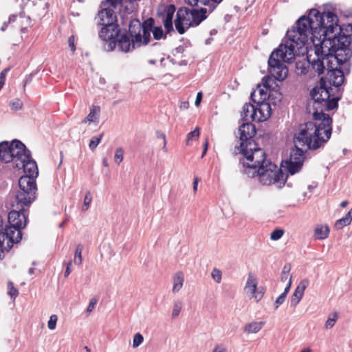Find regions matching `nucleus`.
Returning a JSON list of instances; mask_svg holds the SVG:
<instances>
[{"mask_svg": "<svg viewBox=\"0 0 352 352\" xmlns=\"http://www.w3.org/2000/svg\"><path fill=\"white\" fill-rule=\"evenodd\" d=\"M329 228L328 226L317 225L314 228V237L318 240H323L328 237Z\"/></svg>", "mask_w": 352, "mask_h": 352, "instance_id": "aec40b11", "label": "nucleus"}, {"mask_svg": "<svg viewBox=\"0 0 352 352\" xmlns=\"http://www.w3.org/2000/svg\"><path fill=\"white\" fill-rule=\"evenodd\" d=\"M258 280L253 273L250 272L244 287L245 294L250 298H254L256 302L261 300L264 292L261 288H258Z\"/></svg>", "mask_w": 352, "mask_h": 352, "instance_id": "9b49d317", "label": "nucleus"}, {"mask_svg": "<svg viewBox=\"0 0 352 352\" xmlns=\"http://www.w3.org/2000/svg\"><path fill=\"white\" fill-rule=\"evenodd\" d=\"M103 135V133H102L98 136H94L91 138L89 144V147L91 151H94L98 145L100 143Z\"/></svg>", "mask_w": 352, "mask_h": 352, "instance_id": "393cba45", "label": "nucleus"}, {"mask_svg": "<svg viewBox=\"0 0 352 352\" xmlns=\"http://www.w3.org/2000/svg\"><path fill=\"white\" fill-rule=\"evenodd\" d=\"M184 282V274L182 272H177L173 276V292H178L183 287Z\"/></svg>", "mask_w": 352, "mask_h": 352, "instance_id": "4be33fe9", "label": "nucleus"}, {"mask_svg": "<svg viewBox=\"0 0 352 352\" xmlns=\"http://www.w3.org/2000/svg\"><path fill=\"white\" fill-rule=\"evenodd\" d=\"M151 32H153V38L155 40H160L164 36V31L160 26L154 27Z\"/></svg>", "mask_w": 352, "mask_h": 352, "instance_id": "473e14b6", "label": "nucleus"}, {"mask_svg": "<svg viewBox=\"0 0 352 352\" xmlns=\"http://www.w3.org/2000/svg\"><path fill=\"white\" fill-rule=\"evenodd\" d=\"M347 204H348V201L345 200L340 203V206L342 208H344L347 206Z\"/></svg>", "mask_w": 352, "mask_h": 352, "instance_id": "052dcab7", "label": "nucleus"}, {"mask_svg": "<svg viewBox=\"0 0 352 352\" xmlns=\"http://www.w3.org/2000/svg\"><path fill=\"white\" fill-rule=\"evenodd\" d=\"M338 18L331 12L320 13L311 9L303 15L295 26L287 30L286 38L274 50L268 59V71L278 81L287 76L284 63H292L296 56L307 54V60L318 76L327 72L329 85L336 88L344 82V74L349 73L352 50V25L346 28L347 34L338 25Z\"/></svg>", "mask_w": 352, "mask_h": 352, "instance_id": "f257e3e1", "label": "nucleus"}, {"mask_svg": "<svg viewBox=\"0 0 352 352\" xmlns=\"http://www.w3.org/2000/svg\"><path fill=\"white\" fill-rule=\"evenodd\" d=\"M177 16L179 19H181L184 22V25L187 26V28L192 27V9H189L187 8H181L178 10L177 12Z\"/></svg>", "mask_w": 352, "mask_h": 352, "instance_id": "6ab92c4d", "label": "nucleus"}, {"mask_svg": "<svg viewBox=\"0 0 352 352\" xmlns=\"http://www.w3.org/2000/svg\"><path fill=\"white\" fill-rule=\"evenodd\" d=\"M8 294L12 298L14 299L18 296L19 292L17 289L13 286V284L11 282H10L8 284Z\"/></svg>", "mask_w": 352, "mask_h": 352, "instance_id": "ea45409f", "label": "nucleus"}, {"mask_svg": "<svg viewBox=\"0 0 352 352\" xmlns=\"http://www.w3.org/2000/svg\"><path fill=\"white\" fill-rule=\"evenodd\" d=\"M98 23L102 25L99 32V37L104 41V46L114 41L121 30L117 24V16L112 9L104 8L101 9L96 17Z\"/></svg>", "mask_w": 352, "mask_h": 352, "instance_id": "0eeeda50", "label": "nucleus"}, {"mask_svg": "<svg viewBox=\"0 0 352 352\" xmlns=\"http://www.w3.org/2000/svg\"><path fill=\"white\" fill-rule=\"evenodd\" d=\"M208 142L206 141V142H205V144H204V149H203V152H202L201 157H203L206 155V152H207V150H208Z\"/></svg>", "mask_w": 352, "mask_h": 352, "instance_id": "5fc2aeb1", "label": "nucleus"}, {"mask_svg": "<svg viewBox=\"0 0 352 352\" xmlns=\"http://www.w3.org/2000/svg\"><path fill=\"white\" fill-rule=\"evenodd\" d=\"M68 45L70 50L74 52L76 50V46L74 44V36L72 35L68 38Z\"/></svg>", "mask_w": 352, "mask_h": 352, "instance_id": "a18cd8bd", "label": "nucleus"}, {"mask_svg": "<svg viewBox=\"0 0 352 352\" xmlns=\"http://www.w3.org/2000/svg\"><path fill=\"white\" fill-rule=\"evenodd\" d=\"M184 51V47L182 45L176 47L174 50L175 53L174 55H176L177 54H182Z\"/></svg>", "mask_w": 352, "mask_h": 352, "instance_id": "3c124183", "label": "nucleus"}, {"mask_svg": "<svg viewBox=\"0 0 352 352\" xmlns=\"http://www.w3.org/2000/svg\"><path fill=\"white\" fill-rule=\"evenodd\" d=\"M71 265H72V261H69L67 263V267H66V270H65V277H67L69 275V274L71 273Z\"/></svg>", "mask_w": 352, "mask_h": 352, "instance_id": "8fccbe9b", "label": "nucleus"}, {"mask_svg": "<svg viewBox=\"0 0 352 352\" xmlns=\"http://www.w3.org/2000/svg\"><path fill=\"white\" fill-rule=\"evenodd\" d=\"M239 134L241 142L236 148L243 155V160H262L265 151L258 148L252 139L256 134L255 126L249 122L243 123L239 128Z\"/></svg>", "mask_w": 352, "mask_h": 352, "instance_id": "423d86ee", "label": "nucleus"}, {"mask_svg": "<svg viewBox=\"0 0 352 352\" xmlns=\"http://www.w3.org/2000/svg\"><path fill=\"white\" fill-rule=\"evenodd\" d=\"M286 296L285 294H281L277 298L276 300H275V302H274V308L275 309H277L280 305H281L284 301L286 299Z\"/></svg>", "mask_w": 352, "mask_h": 352, "instance_id": "79ce46f5", "label": "nucleus"}, {"mask_svg": "<svg viewBox=\"0 0 352 352\" xmlns=\"http://www.w3.org/2000/svg\"><path fill=\"white\" fill-rule=\"evenodd\" d=\"M199 133H200V132H199V128H197V127L195 128V129L194 131L190 132L188 134L186 144L187 145H189L190 140H192V139H197L199 138Z\"/></svg>", "mask_w": 352, "mask_h": 352, "instance_id": "c9c22d12", "label": "nucleus"}, {"mask_svg": "<svg viewBox=\"0 0 352 352\" xmlns=\"http://www.w3.org/2000/svg\"><path fill=\"white\" fill-rule=\"evenodd\" d=\"M144 341V337L140 333H137L134 335L133 339V347L137 348Z\"/></svg>", "mask_w": 352, "mask_h": 352, "instance_id": "f704fd0d", "label": "nucleus"}, {"mask_svg": "<svg viewBox=\"0 0 352 352\" xmlns=\"http://www.w3.org/2000/svg\"><path fill=\"white\" fill-rule=\"evenodd\" d=\"M270 94H273V100H267L270 104L276 106L282 100V96L280 92L277 91H271Z\"/></svg>", "mask_w": 352, "mask_h": 352, "instance_id": "bb28decb", "label": "nucleus"}, {"mask_svg": "<svg viewBox=\"0 0 352 352\" xmlns=\"http://www.w3.org/2000/svg\"><path fill=\"white\" fill-rule=\"evenodd\" d=\"M251 100L256 104V113L258 114L257 118H256V122H263L267 120L270 116L272 112L271 104L267 100H257L256 92L252 91L250 94Z\"/></svg>", "mask_w": 352, "mask_h": 352, "instance_id": "f8f14e48", "label": "nucleus"}, {"mask_svg": "<svg viewBox=\"0 0 352 352\" xmlns=\"http://www.w3.org/2000/svg\"><path fill=\"white\" fill-rule=\"evenodd\" d=\"M202 98H203L202 92H201V91L198 92L197 94L195 102V106L198 107L200 104Z\"/></svg>", "mask_w": 352, "mask_h": 352, "instance_id": "49530a36", "label": "nucleus"}, {"mask_svg": "<svg viewBox=\"0 0 352 352\" xmlns=\"http://www.w3.org/2000/svg\"><path fill=\"white\" fill-rule=\"evenodd\" d=\"M351 223L347 221V219L343 217L342 218L338 219L336 221L335 223V227L336 229H342L343 227L349 225Z\"/></svg>", "mask_w": 352, "mask_h": 352, "instance_id": "4c0bfd02", "label": "nucleus"}, {"mask_svg": "<svg viewBox=\"0 0 352 352\" xmlns=\"http://www.w3.org/2000/svg\"><path fill=\"white\" fill-rule=\"evenodd\" d=\"M241 163L245 168L244 173L250 177L258 176L263 185L274 184L280 188L287 181V175L276 164L266 160L265 155L262 160H243Z\"/></svg>", "mask_w": 352, "mask_h": 352, "instance_id": "39448f33", "label": "nucleus"}, {"mask_svg": "<svg viewBox=\"0 0 352 352\" xmlns=\"http://www.w3.org/2000/svg\"><path fill=\"white\" fill-rule=\"evenodd\" d=\"M91 201H92V196H91L90 191H88L86 192L85 196L82 210V211L87 210Z\"/></svg>", "mask_w": 352, "mask_h": 352, "instance_id": "c756f323", "label": "nucleus"}, {"mask_svg": "<svg viewBox=\"0 0 352 352\" xmlns=\"http://www.w3.org/2000/svg\"><path fill=\"white\" fill-rule=\"evenodd\" d=\"M96 303H97V300L96 298H94L90 300L89 305L87 308V313L88 314H89L93 311Z\"/></svg>", "mask_w": 352, "mask_h": 352, "instance_id": "37998d69", "label": "nucleus"}, {"mask_svg": "<svg viewBox=\"0 0 352 352\" xmlns=\"http://www.w3.org/2000/svg\"><path fill=\"white\" fill-rule=\"evenodd\" d=\"M15 165L18 168H23L25 174L19 179V189L16 192V199L23 205L32 204L36 199L37 188L35 178L38 175V170L36 162L32 159L30 151L26 147Z\"/></svg>", "mask_w": 352, "mask_h": 352, "instance_id": "20e7f679", "label": "nucleus"}, {"mask_svg": "<svg viewBox=\"0 0 352 352\" xmlns=\"http://www.w3.org/2000/svg\"><path fill=\"white\" fill-rule=\"evenodd\" d=\"M300 352H311V350L310 349H305L302 350Z\"/></svg>", "mask_w": 352, "mask_h": 352, "instance_id": "774afa93", "label": "nucleus"}, {"mask_svg": "<svg viewBox=\"0 0 352 352\" xmlns=\"http://www.w3.org/2000/svg\"><path fill=\"white\" fill-rule=\"evenodd\" d=\"M156 135L157 138H162L164 141L166 140V135L164 133L161 131H157Z\"/></svg>", "mask_w": 352, "mask_h": 352, "instance_id": "864d4df0", "label": "nucleus"}, {"mask_svg": "<svg viewBox=\"0 0 352 352\" xmlns=\"http://www.w3.org/2000/svg\"><path fill=\"white\" fill-rule=\"evenodd\" d=\"M82 246L80 244H78L76 247V250L75 252L74 261L76 265H81L82 263Z\"/></svg>", "mask_w": 352, "mask_h": 352, "instance_id": "a878e982", "label": "nucleus"}, {"mask_svg": "<svg viewBox=\"0 0 352 352\" xmlns=\"http://www.w3.org/2000/svg\"><path fill=\"white\" fill-rule=\"evenodd\" d=\"M142 45V35L140 33L131 34L120 30L114 41H111L104 47V50L111 52L118 46L119 51L127 53Z\"/></svg>", "mask_w": 352, "mask_h": 352, "instance_id": "6e6552de", "label": "nucleus"}, {"mask_svg": "<svg viewBox=\"0 0 352 352\" xmlns=\"http://www.w3.org/2000/svg\"><path fill=\"white\" fill-rule=\"evenodd\" d=\"M102 164L105 166V167H107L109 166V164L107 162V160L106 158H103L102 160Z\"/></svg>", "mask_w": 352, "mask_h": 352, "instance_id": "680f3d73", "label": "nucleus"}, {"mask_svg": "<svg viewBox=\"0 0 352 352\" xmlns=\"http://www.w3.org/2000/svg\"><path fill=\"white\" fill-rule=\"evenodd\" d=\"M100 115V107L92 106L87 116L84 120V122H98Z\"/></svg>", "mask_w": 352, "mask_h": 352, "instance_id": "5701e85b", "label": "nucleus"}, {"mask_svg": "<svg viewBox=\"0 0 352 352\" xmlns=\"http://www.w3.org/2000/svg\"><path fill=\"white\" fill-rule=\"evenodd\" d=\"M291 285H292V278L290 277L289 279V282L287 285V286L285 287V289H284V292L282 293V294H285V296H287V293L289 292V289H290V287H291Z\"/></svg>", "mask_w": 352, "mask_h": 352, "instance_id": "09e8293b", "label": "nucleus"}, {"mask_svg": "<svg viewBox=\"0 0 352 352\" xmlns=\"http://www.w3.org/2000/svg\"><path fill=\"white\" fill-rule=\"evenodd\" d=\"M10 106L12 109L18 111L22 109L23 104L20 99L15 98L14 100L10 102Z\"/></svg>", "mask_w": 352, "mask_h": 352, "instance_id": "72a5a7b5", "label": "nucleus"}, {"mask_svg": "<svg viewBox=\"0 0 352 352\" xmlns=\"http://www.w3.org/2000/svg\"><path fill=\"white\" fill-rule=\"evenodd\" d=\"M265 324V322L263 321H254L246 324L244 327L243 331L246 333H256L263 328Z\"/></svg>", "mask_w": 352, "mask_h": 352, "instance_id": "412c9836", "label": "nucleus"}, {"mask_svg": "<svg viewBox=\"0 0 352 352\" xmlns=\"http://www.w3.org/2000/svg\"><path fill=\"white\" fill-rule=\"evenodd\" d=\"M16 17V15H12V16H10L9 17L8 23H11V22L14 21Z\"/></svg>", "mask_w": 352, "mask_h": 352, "instance_id": "bf43d9fd", "label": "nucleus"}, {"mask_svg": "<svg viewBox=\"0 0 352 352\" xmlns=\"http://www.w3.org/2000/svg\"><path fill=\"white\" fill-rule=\"evenodd\" d=\"M8 71V69H3L1 73H0V76L2 77L3 78H5L6 79V75L7 74Z\"/></svg>", "mask_w": 352, "mask_h": 352, "instance_id": "13d9d810", "label": "nucleus"}, {"mask_svg": "<svg viewBox=\"0 0 352 352\" xmlns=\"http://www.w3.org/2000/svg\"><path fill=\"white\" fill-rule=\"evenodd\" d=\"M307 63H308L307 67L304 66V64H302V63H298L296 64V67L298 69H300L301 74H306L309 71L308 68L309 67L311 68V66L309 64L308 60H307ZM311 71L314 73V71L312 69H311Z\"/></svg>", "mask_w": 352, "mask_h": 352, "instance_id": "a19ab883", "label": "nucleus"}, {"mask_svg": "<svg viewBox=\"0 0 352 352\" xmlns=\"http://www.w3.org/2000/svg\"><path fill=\"white\" fill-rule=\"evenodd\" d=\"M182 308V302L179 300L174 302L173 309L172 311V317L175 318L179 316Z\"/></svg>", "mask_w": 352, "mask_h": 352, "instance_id": "2f4dec72", "label": "nucleus"}, {"mask_svg": "<svg viewBox=\"0 0 352 352\" xmlns=\"http://www.w3.org/2000/svg\"><path fill=\"white\" fill-rule=\"evenodd\" d=\"M57 320H58V317L56 315L54 314L50 317V320H48V322H47V327L49 328V329H50V330L55 329V328L56 327Z\"/></svg>", "mask_w": 352, "mask_h": 352, "instance_id": "58836bf2", "label": "nucleus"}, {"mask_svg": "<svg viewBox=\"0 0 352 352\" xmlns=\"http://www.w3.org/2000/svg\"><path fill=\"white\" fill-rule=\"evenodd\" d=\"M309 285V280L303 279L300 282L296 287L294 294H292L290 300L291 306L295 307L302 299L305 290Z\"/></svg>", "mask_w": 352, "mask_h": 352, "instance_id": "4468645a", "label": "nucleus"}, {"mask_svg": "<svg viewBox=\"0 0 352 352\" xmlns=\"http://www.w3.org/2000/svg\"><path fill=\"white\" fill-rule=\"evenodd\" d=\"M217 30H215V29H212V30H210V35H211V36H212V35H215V34H217Z\"/></svg>", "mask_w": 352, "mask_h": 352, "instance_id": "0e129e2a", "label": "nucleus"}, {"mask_svg": "<svg viewBox=\"0 0 352 352\" xmlns=\"http://www.w3.org/2000/svg\"><path fill=\"white\" fill-rule=\"evenodd\" d=\"M162 150L164 151V152H166L167 151V148H166V140H164V145H163V147H162Z\"/></svg>", "mask_w": 352, "mask_h": 352, "instance_id": "e2e57ef3", "label": "nucleus"}, {"mask_svg": "<svg viewBox=\"0 0 352 352\" xmlns=\"http://www.w3.org/2000/svg\"><path fill=\"white\" fill-rule=\"evenodd\" d=\"M212 352H227L226 346L223 344L215 345Z\"/></svg>", "mask_w": 352, "mask_h": 352, "instance_id": "c03bdc74", "label": "nucleus"}, {"mask_svg": "<svg viewBox=\"0 0 352 352\" xmlns=\"http://www.w3.org/2000/svg\"><path fill=\"white\" fill-rule=\"evenodd\" d=\"M288 278H289V274H284L281 273V276H280L281 281L285 282L288 279Z\"/></svg>", "mask_w": 352, "mask_h": 352, "instance_id": "4d7b16f0", "label": "nucleus"}, {"mask_svg": "<svg viewBox=\"0 0 352 352\" xmlns=\"http://www.w3.org/2000/svg\"><path fill=\"white\" fill-rule=\"evenodd\" d=\"M175 12V6L169 5L164 9V11L160 13V15L162 16V18L164 28L166 29L167 32H170L174 30L173 26V18Z\"/></svg>", "mask_w": 352, "mask_h": 352, "instance_id": "ddd939ff", "label": "nucleus"}, {"mask_svg": "<svg viewBox=\"0 0 352 352\" xmlns=\"http://www.w3.org/2000/svg\"><path fill=\"white\" fill-rule=\"evenodd\" d=\"M270 81L271 79L270 78H265V82L263 85V87L259 85L257 89L254 91L256 94L258 92L259 95V98L257 99V100L266 101L267 100H273V94H270L271 90L269 85ZM256 96H257L256 94Z\"/></svg>", "mask_w": 352, "mask_h": 352, "instance_id": "dca6fc26", "label": "nucleus"}, {"mask_svg": "<svg viewBox=\"0 0 352 352\" xmlns=\"http://www.w3.org/2000/svg\"><path fill=\"white\" fill-rule=\"evenodd\" d=\"M241 116L247 122H249L250 120L256 121V118H257L258 116L256 106L250 103L245 104L243 107V112Z\"/></svg>", "mask_w": 352, "mask_h": 352, "instance_id": "a211bd4d", "label": "nucleus"}, {"mask_svg": "<svg viewBox=\"0 0 352 352\" xmlns=\"http://www.w3.org/2000/svg\"><path fill=\"white\" fill-rule=\"evenodd\" d=\"M320 84L310 91L314 121L300 125L299 131L294 135V148L290 151L289 158L281 163L282 167L291 175L302 169L306 151L324 146L331 136L332 118L324 111L336 109L340 97H331L330 90L332 89L326 86L323 78L320 79Z\"/></svg>", "mask_w": 352, "mask_h": 352, "instance_id": "f03ea898", "label": "nucleus"}, {"mask_svg": "<svg viewBox=\"0 0 352 352\" xmlns=\"http://www.w3.org/2000/svg\"><path fill=\"white\" fill-rule=\"evenodd\" d=\"M223 0H185V2L192 7L208 6L209 12H212Z\"/></svg>", "mask_w": 352, "mask_h": 352, "instance_id": "2eb2a0df", "label": "nucleus"}, {"mask_svg": "<svg viewBox=\"0 0 352 352\" xmlns=\"http://www.w3.org/2000/svg\"><path fill=\"white\" fill-rule=\"evenodd\" d=\"M211 276L217 283H221L222 278L221 271L217 268H214L212 271Z\"/></svg>", "mask_w": 352, "mask_h": 352, "instance_id": "e433bc0d", "label": "nucleus"}, {"mask_svg": "<svg viewBox=\"0 0 352 352\" xmlns=\"http://www.w3.org/2000/svg\"><path fill=\"white\" fill-rule=\"evenodd\" d=\"M179 65H187V61L184 60H181L179 63Z\"/></svg>", "mask_w": 352, "mask_h": 352, "instance_id": "338daca9", "label": "nucleus"}, {"mask_svg": "<svg viewBox=\"0 0 352 352\" xmlns=\"http://www.w3.org/2000/svg\"><path fill=\"white\" fill-rule=\"evenodd\" d=\"M25 147L18 140H14L11 143L8 141L0 142V162L8 163L13 161L16 164Z\"/></svg>", "mask_w": 352, "mask_h": 352, "instance_id": "1a4fd4ad", "label": "nucleus"}, {"mask_svg": "<svg viewBox=\"0 0 352 352\" xmlns=\"http://www.w3.org/2000/svg\"><path fill=\"white\" fill-rule=\"evenodd\" d=\"M175 26L179 34H183L185 33L186 30L188 28L184 25V22L179 19L177 16L175 21Z\"/></svg>", "mask_w": 352, "mask_h": 352, "instance_id": "b1692460", "label": "nucleus"}, {"mask_svg": "<svg viewBox=\"0 0 352 352\" xmlns=\"http://www.w3.org/2000/svg\"><path fill=\"white\" fill-rule=\"evenodd\" d=\"M15 202V204H12V207L15 208L8 214L9 226L3 227V220L0 216V259L5 256V252H9L14 244L21 240V230L27 223V215L24 208L31 204H22L16 199V195Z\"/></svg>", "mask_w": 352, "mask_h": 352, "instance_id": "7ed1b4c3", "label": "nucleus"}, {"mask_svg": "<svg viewBox=\"0 0 352 352\" xmlns=\"http://www.w3.org/2000/svg\"><path fill=\"white\" fill-rule=\"evenodd\" d=\"M124 158V149L122 147L116 148L114 155V161L116 164H119L122 162Z\"/></svg>", "mask_w": 352, "mask_h": 352, "instance_id": "c85d7f7f", "label": "nucleus"}, {"mask_svg": "<svg viewBox=\"0 0 352 352\" xmlns=\"http://www.w3.org/2000/svg\"><path fill=\"white\" fill-rule=\"evenodd\" d=\"M155 23V21L153 18H148L144 21L142 23L139 20L135 19L130 22L129 24V32L131 34L140 33L142 31V45H146L148 43L151 39V32L153 30Z\"/></svg>", "mask_w": 352, "mask_h": 352, "instance_id": "9d476101", "label": "nucleus"}, {"mask_svg": "<svg viewBox=\"0 0 352 352\" xmlns=\"http://www.w3.org/2000/svg\"><path fill=\"white\" fill-rule=\"evenodd\" d=\"M207 9L201 7L199 9L192 8V27L199 25L204 20L207 18Z\"/></svg>", "mask_w": 352, "mask_h": 352, "instance_id": "f3484780", "label": "nucleus"}, {"mask_svg": "<svg viewBox=\"0 0 352 352\" xmlns=\"http://www.w3.org/2000/svg\"><path fill=\"white\" fill-rule=\"evenodd\" d=\"M284 234V230L283 229L277 228L274 230L270 234V239L273 241L279 240Z\"/></svg>", "mask_w": 352, "mask_h": 352, "instance_id": "7c9ffc66", "label": "nucleus"}, {"mask_svg": "<svg viewBox=\"0 0 352 352\" xmlns=\"http://www.w3.org/2000/svg\"><path fill=\"white\" fill-rule=\"evenodd\" d=\"M289 271H290V267L287 266V265H285L283 267L282 273L284 274H289Z\"/></svg>", "mask_w": 352, "mask_h": 352, "instance_id": "6e6d98bb", "label": "nucleus"}, {"mask_svg": "<svg viewBox=\"0 0 352 352\" xmlns=\"http://www.w3.org/2000/svg\"><path fill=\"white\" fill-rule=\"evenodd\" d=\"M199 182H200V179L198 177H196L194 178L193 191H194L195 193L197 190V186H198V184H199Z\"/></svg>", "mask_w": 352, "mask_h": 352, "instance_id": "de8ad7c7", "label": "nucleus"}, {"mask_svg": "<svg viewBox=\"0 0 352 352\" xmlns=\"http://www.w3.org/2000/svg\"><path fill=\"white\" fill-rule=\"evenodd\" d=\"M28 273L30 275H32L34 273V269L33 267H31L28 270Z\"/></svg>", "mask_w": 352, "mask_h": 352, "instance_id": "69168bd1", "label": "nucleus"}, {"mask_svg": "<svg viewBox=\"0 0 352 352\" xmlns=\"http://www.w3.org/2000/svg\"><path fill=\"white\" fill-rule=\"evenodd\" d=\"M338 319V314L336 312L332 314V316L329 317L327 320L325 322L324 327L327 329L332 328Z\"/></svg>", "mask_w": 352, "mask_h": 352, "instance_id": "cd10ccee", "label": "nucleus"}, {"mask_svg": "<svg viewBox=\"0 0 352 352\" xmlns=\"http://www.w3.org/2000/svg\"><path fill=\"white\" fill-rule=\"evenodd\" d=\"M344 217L349 223L352 221V208L345 214Z\"/></svg>", "mask_w": 352, "mask_h": 352, "instance_id": "603ef678", "label": "nucleus"}]
</instances>
